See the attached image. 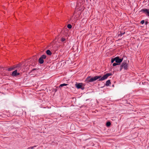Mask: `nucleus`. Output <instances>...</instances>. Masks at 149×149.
<instances>
[{"mask_svg": "<svg viewBox=\"0 0 149 149\" xmlns=\"http://www.w3.org/2000/svg\"><path fill=\"white\" fill-rule=\"evenodd\" d=\"M112 75L111 73H108L101 77V76H95L94 77H88L86 79V81L87 83L92 82L99 79V81H103L106 79L109 76Z\"/></svg>", "mask_w": 149, "mask_h": 149, "instance_id": "f257e3e1", "label": "nucleus"}, {"mask_svg": "<svg viewBox=\"0 0 149 149\" xmlns=\"http://www.w3.org/2000/svg\"><path fill=\"white\" fill-rule=\"evenodd\" d=\"M117 67H118L119 69L118 70H119L120 71H121L123 68L125 70H127L128 69V65L127 63V61H124L120 67L118 66Z\"/></svg>", "mask_w": 149, "mask_h": 149, "instance_id": "f03ea898", "label": "nucleus"}, {"mask_svg": "<svg viewBox=\"0 0 149 149\" xmlns=\"http://www.w3.org/2000/svg\"><path fill=\"white\" fill-rule=\"evenodd\" d=\"M46 56L45 55H42L39 58L38 60V62L39 63L42 64L44 63V59H46Z\"/></svg>", "mask_w": 149, "mask_h": 149, "instance_id": "7ed1b4c3", "label": "nucleus"}, {"mask_svg": "<svg viewBox=\"0 0 149 149\" xmlns=\"http://www.w3.org/2000/svg\"><path fill=\"white\" fill-rule=\"evenodd\" d=\"M20 75L19 73L17 72V70H15L12 72L11 74V75L13 77H17L18 75Z\"/></svg>", "mask_w": 149, "mask_h": 149, "instance_id": "20e7f679", "label": "nucleus"}, {"mask_svg": "<svg viewBox=\"0 0 149 149\" xmlns=\"http://www.w3.org/2000/svg\"><path fill=\"white\" fill-rule=\"evenodd\" d=\"M123 60V58H120L118 56L115 57V62L117 63H121Z\"/></svg>", "mask_w": 149, "mask_h": 149, "instance_id": "39448f33", "label": "nucleus"}, {"mask_svg": "<svg viewBox=\"0 0 149 149\" xmlns=\"http://www.w3.org/2000/svg\"><path fill=\"white\" fill-rule=\"evenodd\" d=\"M141 11L143 12L147 15L149 16V11L147 9H143L141 10Z\"/></svg>", "mask_w": 149, "mask_h": 149, "instance_id": "423d86ee", "label": "nucleus"}, {"mask_svg": "<svg viewBox=\"0 0 149 149\" xmlns=\"http://www.w3.org/2000/svg\"><path fill=\"white\" fill-rule=\"evenodd\" d=\"M76 87L78 89L81 88L82 90H83L84 88V87H82L81 83H77L76 84Z\"/></svg>", "mask_w": 149, "mask_h": 149, "instance_id": "0eeeda50", "label": "nucleus"}, {"mask_svg": "<svg viewBox=\"0 0 149 149\" xmlns=\"http://www.w3.org/2000/svg\"><path fill=\"white\" fill-rule=\"evenodd\" d=\"M111 84V81L110 80H109L107 81L105 84V85L107 86H109Z\"/></svg>", "mask_w": 149, "mask_h": 149, "instance_id": "6e6552de", "label": "nucleus"}, {"mask_svg": "<svg viewBox=\"0 0 149 149\" xmlns=\"http://www.w3.org/2000/svg\"><path fill=\"white\" fill-rule=\"evenodd\" d=\"M46 53L47 55H51L52 54V53L49 50H47L46 51Z\"/></svg>", "mask_w": 149, "mask_h": 149, "instance_id": "1a4fd4ad", "label": "nucleus"}, {"mask_svg": "<svg viewBox=\"0 0 149 149\" xmlns=\"http://www.w3.org/2000/svg\"><path fill=\"white\" fill-rule=\"evenodd\" d=\"M68 85V84H60L59 86V88H61V87H62L63 86H67Z\"/></svg>", "mask_w": 149, "mask_h": 149, "instance_id": "9d476101", "label": "nucleus"}, {"mask_svg": "<svg viewBox=\"0 0 149 149\" xmlns=\"http://www.w3.org/2000/svg\"><path fill=\"white\" fill-rule=\"evenodd\" d=\"M15 69V67L14 68H9L8 69V70L9 71H10L13 70H14Z\"/></svg>", "mask_w": 149, "mask_h": 149, "instance_id": "9b49d317", "label": "nucleus"}, {"mask_svg": "<svg viewBox=\"0 0 149 149\" xmlns=\"http://www.w3.org/2000/svg\"><path fill=\"white\" fill-rule=\"evenodd\" d=\"M22 66V64H17L15 68H20V67H21Z\"/></svg>", "mask_w": 149, "mask_h": 149, "instance_id": "f8f14e48", "label": "nucleus"}, {"mask_svg": "<svg viewBox=\"0 0 149 149\" xmlns=\"http://www.w3.org/2000/svg\"><path fill=\"white\" fill-rule=\"evenodd\" d=\"M111 124V123L109 122H107L106 123V125L107 126L109 127L110 125Z\"/></svg>", "mask_w": 149, "mask_h": 149, "instance_id": "ddd939ff", "label": "nucleus"}, {"mask_svg": "<svg viewBox=\"0 0 149 149\" xmlns=\"http://www.w3.org/2000/svg\"><path fill=\"white\" fill-rule=\"evenodd\" d=\"M56 88H54L53 91L55 92H57L58 90V87L57 86H55Z\"/></svg>", "mask_w": 149, "mask_h": 149, "instance_id": "4468645a", "label": "nucleus"}, {"mask_svg": "<svg viewBox=\"0 0 149 149\" xmlns=\"http://www.w3.org/2000/svg\"><path fill=\"white\" fill-rule=\"evenodd\" d=\"M72 27V26L70 24H68L67 25V27L69 29L71 28Z\"/></svg>", "mask_w": 149, "mask_h": 149, "instance_id": "2eb2a0df", "label": "nucleus"}, {"mask_svg": "<svg viewBox=\"0 0 149 149\" xmlns=\"http://www.w3.org/2000/svg\"><path fill=\"white\" fill-rule=\"evenodd\" d=\"M36 146H31L30 147L28 148L27 149H33L34 147H35Z\"/></svg>", "mask_w": 149, "mask_h": 149, "instance_id": "dca6fc26", "label": "nucleus"}, {"mask_svg": "<svg viewBox=\"0 0 149 149\" xmlns=\"http://www.w3.org/2000/svg\"><path fill=\"white\" fill-rule=\"evenodd\" d=\"M120 65V64H118L117 63H114L113 64V66H116L117 65Z\"/></svg>", "mask_w": 149, "mask_h": 149, "instance_id": "f3484780", "label": "nucleus"}, {"mask_svg": "<svg viewBox=\"0 0 149 149\" xmlns=\"http://www.w3.org/2000/svg\"><path fill=\"white\" fill-rule=\"evenodd\" d=\"M115 61V57L114 58H112L111 59V63H113L114 61Z\"/></svg>", "mask_w": 149, "mask_h": 149, "instance_id": "a211bd4d", "label": "nucleus"}, {"mask_svg": "<svg viewBox=\"0 0 149 149\" xmlns=\"http://www.w3.org/2000/svg\"><path fill=\"white\" fill-rule=\"evenodd\" d=\"M65 40V39L64 38H62L61 39V41L62 42L64 41Z\"/></svg>", "mask_w": 149, "mask_h": 149, "instance_id": "6ab92c4d", "label": "nucleus"}, {"mask_svg": "<svg viewBox=\"0 0 149 149\" xmlns=\"http://www.w3.org/2000/svg\"><path fill=\"white\" fill-rule=\"evenodd\" d=\"M145 22V21L144 20H142L141 21L140 23L142 24H143Z\"/></svg>", "mask_w": 149, "mask_h": 149, "instance_id": "aec40b11", "label": "nucleus"}, {"mask_svg": "<svg viewBox=\"0 0 149 149\" xmlns=\"http://www.w3.org/2000/svg\"><path fill=\"white\" fill-rule=\"evenodd\" d=\"M148 22L147 21H146L145 22V25H147L148 24Z\"/></svg>", "mask_w": 149, "mask_h": 149, "instance_id": "412c9836", "label": "nucleus"}, {"mask_svg": "<svg viewBox=\"0 0 149 149\" xmlns=\"http://www.w3.org/2000/svg\"><path fill=\"white\" fill-rule=\"evenodd\" d=\"M36 69H33V70H36Z\"/></svg>", "mask_w": 149, "mask_h": 149, "instance_id": "4be33fe9", "label": "nucleus"}, {"mask_svg": "<svg viewBox=\"0 0 149 149\" xmlns=\"http://www.w3.org/2000/svg\"><path fill=\"white\" fill-rule=\"evenodd\" d=\"M124 33H122L121 35H123Z\"/></svg>", "mask_w": 149, "mask_h": 149, "instance_id": "5701e85b", "label": "nucleus"}, {"mask_svg": "<svg viewBox=\"0 0 149 149\" xmlns=\"http://www.w3.org/2000/svg\"><path fill=\"white\" fill-rule=\"evenodd\" d=\"M36 59H35V61H36Z\"/></svg>", "mask_w": 149, "mask_h": 149, "instance_id": "b1692460", "label": "nucleus"}, {"mask_svg": "<svg viewBox=\"0 0 149 149\" xmlns=\"http://www.w3.org/2000/svg\"><path fill=\"white\" fill-rule=\"evenodd\" d=\"M114 86V85H112V86Z\"/></svg>", "mask_w": 149, "mask_h": 149, "instance_id": "393cba45", "label": "nucleus"}]
</instances>
